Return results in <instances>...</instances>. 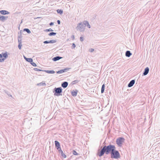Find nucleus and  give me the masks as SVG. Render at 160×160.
I'll list each match as a JSON object with an SVG mask.
<instances>
[{"label":"nucleus","instance_id":"1","mask_svg":"<svg viewBox=\"0 0 160 160\" xmlns=\"http://www.w3.org/2000/svg\"><path fill=\"white\" fill-rule=\"evenodd\" d=\"M100 148L101 149H98V155L100 157L102 156L104 154L106 155L110 154L114 149H116L114 145L111 144L108 146H101Z\"/></svg>","mask_w":160,"mask_h":160},{"label":"nucleus","instance_id":"2","mask_svg":"<svg viewBox=\"0 0 160 160\" xmlns=\"http://www.w3.org/2000/svg\"><path fill=\"white\" fill-rule=\"evenodd\" d=\"M111 158H112L118 159L120 157V154L118 151L114 149L110 153Z\"/></svg>","mask_w":160,"mask_h":160},{"label":"nucleus","instance_id":"3","mask_svg":"<svg viewBox=\"0 0 160 160\" xmlns=\"http://www.w3.org/2000/svg\"><path fill=\"white\" fill-rule=\"evenodd\" d=\"M86 26V25L84 21L78 23L76 28L77 30H79L81 32H83L84 31Z\"/></svg>","mask_w":160,"mask_h":160},{"label":"nucleus","instance_id":"4","mask_svg":"<svg viewBox=\"0 0 160 160\" xmlns=\"http://www.w3.org/2000/svg\"><path fill=\"white\" fill-rule=\"evenodd\" d=\"M62 88L61 87L55 88L53 91L54 95L55 96H59L62 95L61 93L62 91Z\"/></svg>","mask_w":160,"mask_h":160},{"label":"nucleus","instance_id":"5","mask_svg":"<svg viewBox=\"0 0 160 160\" xmlns=\"http://www.w3.org/2000/svg\"><path fill=\"white\" fill-rule=\"evenodd\" d=\"M125 139L122 137H119L116 139V142L117 145L119 146H121L124 142Z\"/></svg>","mask_w":160,"mask_h":160},{"label":"nucleus","instance_id":"6","mask_svg":"<svg viewBox=\"0 0 160 160\" xmlns=\"http://www.w3.org/2000/svg\"><path fill=\"white\" fill-rule=\"evenodd\" d=\"M70 69V68H66L64 69L61 70L59 71H58L57 72V73L58 74H61L62 73L65 72H66L69 71V70Z\"/></svg>","mask_w":160,"mask_h":160},{"label":"nucleus","instance_id":"7","mask_svg":"<svg viewBox=\"0 0 160 160\" xmlns=\"http://www.w3.org/2000/svg\"><path fill=\"white\" fill-rule=\"evenodd\" d=\"M8 17L0 15V20L2 22H4L7 19Z\"/></svg>","mask_w":160,"mask_h":160},{"label":"nucleus","instance_id":"8","mask_svg":"<svg viewBox=\"0 0 160 160\" xmlns=\"http://www.w3.org/2000/svg\"><path fill=\"white\" fill-rule=\"evenodd\" d=\"M149 70V68L148 67H146L144 69V71L143 73V75L144 76L147 75L148 73Z\"/></svg>","mask_w":160,"mask_h":160},{"label":"nucleus","instance_id":"9","mask_svg":"<svg viewBox=\"0 0 160 160\" xmlns=\"http://www.w3.org/2000/svg\"><path fill=\"white\" fill-rule=\"evenodd\" d=\"M135 82V80H132L130 81L128 84V87H131L133 86Z\"/></svg>","mask_w":160,"mask_h":160},{"label":"nucleus","instance_id":"10","mask_svg":"<svg viewBox=\"0 0 160 160\" xmlns=\"http://www.w3.org/2000/svg\"><path fill=\"white\" fill-rule=\"evenodd\" d=\"M68 85V83L67 82H64L62 83L61 86L63 88H66Z\"/></svg>","mask_w":160,"mask_h":160},{"label":"nucleus","instance_id":"11","mask_svg":"<svg viewBox=\"0 0 160 160\" xmlns=\"http://www.w3.org/2000/svg\"><path fill=\"white\" fill-rule=\"evenodd\" d=\"M0 13L2 15L8 14L10 13L8 11L4 10L0 11Z\"/></svg>","mask_w":160,"mask_h":160},{"label":"nucleus","instance_id":"12","mask_svg":"<svg viewBox=\"0 0 160 160\" xmlns=\"http://www.w3.org/2000/svg\"><path fill=\"white\" fill-rule=\"evenodd\" d=\"M62 58V57H61L60 56H56L55 57H54L52 60L54 61H57L59 60L60 59Z\"/></svg>","mask_w":160,"mask_h":160},{"label":"nucleus","instance_id":"13","mask_svg":"<svg viewBox=\"0 0 160 160\" xmlns=\"http://www.w3.org/2000/svg\"><path fill=\"white\" fill-rule=\"evenodd\" d=\"M55 144L56 148H59L60 147V144L59 142L57 141H55Z\"/></svg>","mask_w":160,"mask_h":160},{"label":"nucleus","instance_id":"14","mask_svg":"<svg viewBox=\"0 0 160 160\" xmlns=\"http://www.w3.org/2000/svg\"><path fill=\"white\" fill-rule=\"evenodd\" d=\"M78 92V91L77 90H72L71 92L72 95L74 97L76 96Z\"/></svg>","mask_w":160,"mask_h":160},{"label":"nucleus","instance_id":"15","mask_svg":"<svg viewBox=\"0 0 160 160\" xmlns=\"http://www.w3.org/2000/svg\"><path fill=\"white\" fill-rule=\"evenodd\" d=\"M132 54L129 51H127L125 52V55L126 57H129Z\"/></svg>","mask_w":160,"mask_h":160},{"label":"nucleus","instance_id":"16","mask_svg":"<svg viewBox=\"0 0 160 160\" xmlns=\"http://www.w3.org/2000/svg\"><path fill=\"white\" fill-rule=\"evenodd\" d=\"M18 42L19 43V44L18 45V48L19 49H21V48L22 46L21 43V39H18Z\"/></svg>","mask_w":160,"mask_h":160},{"label":"nucleus","instance_id":"17","mask_svg":"<svg viewBox=\"0 0 160 160\" xmlns=\"http://www.w3.org/2000/svg\"><path fill=\"white\" fill-rule=\"evenodd\" d=\"M43 71L45 72L48 73L53 74L55 73V71L53 70H44Z\"/></svg>","mask_w":160,"mask_h":160},{"label":"nucleus","instance_id":"18","mask_svg":"<svg viewBox=\"0 0 160 160\" xmlns=\"http://www.w3.org/2000/svg\"><path fill=\"white\" fill-rule=\"evenodd\" d=\"M2 57L4 58H5V60L8 57V54L7 52H6L5 53H2Z\"/></svg>","mask_w":160,"mask_h":160},{"label":"nucleus","instance_id":"19","mask_svg":"<svg viewBox=\"0 0 160 160\" xmlns=\"http://www.w3.org/2000/svg\"><path fill=\"white\" fill-rule=\"evenodd\" d=\"M84 23H85V24L86 25V26H87L88 28H91V26L88 21H84Z\"/></svg>","mask_w":160,"mask_h":160},{"label":"nucleus","instance_id":"20","mask_svg":"<svg viewBox=\"0 0 160 160\" xmlns=\"http://www.w3.org/2000/svg\"><path fill=\"white\" fill-rule=\"evenodd\" d=\"M105 90V85L104 84H103L102 86L101 90V93H103L104 91Z\"/></svg>","mask_w":160,"mask_h":160},{"label":"nucleus","instance_id":"21","mask_svg":"<svg viewBox=\"0 0 160 160\" xmlns=\"http://www.w3.org/2000/svg\"><path fill=\"white\" fill-rule=\"evenodd\" d=\"M27 32L28 33H30V30L28 28L24 29L22 32Z\"/></svg>","mask_w":160,"mask_h":160},{"label":"nucleus","instance_id":"22","mask_svg":"<svg viewBox=\"0 0 160 160\" xmlns=\"http://www.w3.org/2000/svg\"><path fill=\"white\" fill-rule=\"evenodd\" d=\"M57 12L58 13H59L60 14H62L63 13V10L62 9H57Z\"/></svg>","mask_w":160,"mask_h":160},{"label":"nucleus","instance_id":"23","mask_svg":"<svg viewBox=\"0 0 160 160\" xmlns=\"http://www.w3.org/2000/svg\"><path fill=\"white\" fill-rule=\"evenodd\" d=\"M56 34V33L54 32H51L49 33L48 35L49 36H55Z\"/></svg>","mask_w":160,"mask_h":160},{"label":"nucleus","instance_id":"24","mask_svg":"<svg viewBox=\"0 0 160 160\" xmlns=\"http://www.w3.org/2000/svg\"><path fill=\"white\" fill-rule=\"evenodd\" d=\"M23 57L27 61L29 62H30V58H27L24 55H23Z\"/></svg>","mask_w":160,"mask_h":160},{"label":"nucleus","instance_id":"25","mask_svg":"<svg viewBox=\"0 0 160 160\" xmlns=\"http://www.w3.org/2000/svg\"><path fill=\"white\" fill-rule=\"evenodd\" d=\"M38 86H45L46 85V83L45 82H41L38 83L37 84Z\"/></svg>","mask_w":160,"mask_h":160},{"label":"nucleus","instance_id":"26","mask_svg":"<svg viewBox=\"0 0 160 160\" xmlns=\"http://www.w3.org/2000/svg\"><path fill=\"white\" fill-rule=\"evenodd\" d=\"M56 42V41L54 40H51L49 41V43H53Z\"/></svg>","mask_w":160,"mask_h":160},{"label":"nucleus","instance_id":"27","mask_svg":"<svg viewBox=\"0 0 160 160\" xmlns=\"http://www.w3.org/2000/svg\"><path fill=\"white\" fill-rule=\"evenodd\" d=\"M79 82V81L78 80H76L73 81L72 82V84L74 85L76 83H78Z\"/></svg>","mask_w":160,"mask_h":160},{"label":"nucleus","instance_id":"28","mask_svg":"<svg viewBox=\"0 0 160 160\" xmlns=\"http://www.w3.org/2000/svg\"><path fill=\"white\" fill-rule=\"evenodd\" d=\"M61 153V155L62 157H63L64 158H66V156L64 153H63V151Z\"/></svg>","mask_w":160,"mask_h":160},{"label":"nucleus","instance_id":"29","mask_svg":"<svg viewBox=\"0 0 160 160\" xmlns=\"http://www.w3.org/2000/svg\"><path fill=\"white\" fill-rule=\"evenodd\" d=\"M53 30L51 28H49V29H46L45 30H44V31L46 32H50V31H53Z\"/></svg>","mask_w":160,"mask_h":160},{"label":"nucleus","instance_id":"30","mask_svg":"<svg viewBox=\"0 0 160 160\" xmlns=\"http://www.w3.org/2000/svg\"><path fill=\"white\" fill-rule=\"evenodd\" d=\"M72 154L74 155H78V153L74 150H73L72 152Z\"/></svg>","mask_w":160,"mask_h":160},{"label":"nucleus","instance_id":"31","mask_svg":"<svg viewBox=\"0 0 160 160\" xmlns=\"http://www.w3.org/2000/svg\"><path fill=\"white\" fill-rule=\"evenodd\" d=\"M57 149L58 150V152L59 153H61L62 152V150H61V147L59 148H57Z\"/></svg>","mask_w":160,"mask_h":160},{"label":"nucleus","instance_id":"32","mask_svg":"<svg viewBox=\"0 0 160 160\" xmlns=\"http://www.w3.org/2000/svg\"><path fill=\"white\" fill-rule=\"evenodd\" d=\"M33 70H34L35 71H42L43 70H42L41 69H38L36 68H34L33 69Z\"/></svg>","mask_w":160,"mask_h":160},{"label":"nucleus","instance_id":"33","mask_svg":"<svg viewBox=\"0 0 160 160\" xmlns=\"http://www.w3.org/2000/svg\"><path fill=\"white\" fill-rule=\"evenodd\" d=\"M76 47V45L74 43L72 44V48L73 49Z\"/></svg>","mask_w":160,"mask_h":160},{"label":"nucleus","instance_id":"34","mask_svg":"<svg viewBox=\"0 0 160 160\" xmlns=\"http://www.w3.org/2000/svg\"><path fill=\"white\" fill-rule=\"evenodd\" d=\"M5 60V58H0V62H2Z\"/></svg>","mask_w":160,"mask_h":160},{"label":"nucleus","instance_id":"35","mask_svg":"<svg viewBox=\"0 0 160 160\" xmlns=\"http://www.w3.org/2000/svg\"><path fill=\"white\" fill-rule=\"evenodd\" d=\"M31 64L32 65V66H34V67H36L37 66L36 64L33 62Z\"/></svg>","mask_w":160,"mask_h":160},{"label":"nucleus","instance_id":"36","mask_svg":"<svg viewBox=\"0 0 160 160\" xmlns=\"http://www.w3.org/2000/svg\"><path fill=\"white\" fill-rule=\"evenodd\" d=\"M80 39L81 41L82 42L84 40V38L82 37H81L80 38Z\"/></svg>","mask_w":160,"mask_h":160},{"label":"nucleus","instance_id":"37","mask_svg":"<svg viewBox=\"0 0 160 160\" xmlns=\"http://www.w3.org/2000/svg\"><path fill=\"white\" fill-rule=\"evenodd\" d=\"M43 43L44 44H48L49 43V41H45L43 42Z\"/></svg>","mask_w":160,"mask_h":160},{"label":"nucleus","instance_id":"38","mask_svg":"<svg viewBox=\"0 0 160 160\" xmlns=\"http://www.w3.org/2000/svg\"><path fill=\"white\" fill-rule=\"evenodd\" d=\"M94 51V49L92 48H91L89 50V51L90 52H92Z\"/></svg>","mask_w":160,"mask_h":160},{"label":"nucleus","instance_id":"39","mask_svg":"<svg viewBox=\"0 0 160 160\" xmlns=\"http://www.w3.org/2000/svg\"><path fill=\"white\" fill-rule=\"evenodd\" d=\"M57 23H58V24H60L61 22H60V21L59 20H58L57 21Z\"/></svg>","mask_w":160,"mask_h":160},{"label":"nucleus","instance_id":"40","mask_svg":"<svg viewBox=\"0 0 160 160\" xmlns=\"http://www.w3.org/2000/svg\"><path fill=\"white\" fill-rule=\"evenodd\" d=\"M71 38H72V39L73 40L74 39V35H72V36L71 37Z\"/></svg>","mask_w":160,"mask_h":160},{"label":"nucleus","instance_id":"41","mask_svg":"<svg viewBox=\"0 0 160 160\" xmlns=\"http://www.w3.org/2000/svg\"><path fill=\"white\" fill-rule=\"evenodd\" d=\"M49 24L50 26H52L54 24V23L53 22H51L49 23Z\"/></svg>","mask_w":160,"mask_h":160},{"label":"nucleus","instance_id":"42","mask_svg":"<svg viewBox=\"0 0 160 160\" xmlns=\"http://www.w3.org/2000/svg\"><path fill=\"white\" fill-rule=\"evenodd\" d=\"M21 35H19L18 36V39H21Z\"/></svg>","mask_w":160,"mask_h":160},{"label":"nucleus","instance_id":"43","mask_svg":"<svg viewBox=\"0 0 160 160\" xmlns=\"http://www.w3.org/2000/svg\"><path fill=\"white\" fill-rule=\"evenodd\" d=\"M33 59L31 58V64L33 62Z\"/></svg>","mask_w":160,"mask_h":160},{"label":"nucleus","instance_id":"44","mask_svg":"<svg viewBox=\"0 0 160 160\" xmlns=\"http://www.w3.org/2000/svg\"><path fill=\"white\" fill-rule=\"evenodd\" d=\"M2 54H0V58H2Z\"/></svg>","mask_w":160,"mask_h":160},{"label":"nucleus","instance_id":"45","mask_svg":"<svg viewBox=\"0 0 160 160\" xmlns=\"http://www.w3.org/2000/svg\"><path fill=\"white\" fill-rule=\"evenodd\" d=\"M21 31H20V32H21Z\"/></svg>","mask_w":160,"mask_h":160}]
</instances>
